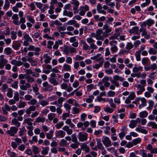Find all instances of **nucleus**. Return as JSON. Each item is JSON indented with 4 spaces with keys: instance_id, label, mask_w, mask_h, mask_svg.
<instances>
[{
    "instance_id": "1",
    "label": "nucleus",
    "mask_w": 157,
    "mask_h": 157,
    "mask_svg": "<svg viewBox=\"0 0 157 157\" xmlns=\"http://www.w3.org/2000/svg\"><path fill=\"white\" fill-rule=\"evenodd\" d=\"M56 77L59 78L61 77V75L59 74H56L54 73H52L50 75V78L49 79V81L54 86H56L59 84V82L55 78Z\"/></svg>"
},
{
    "instance_id": "2",
    "label": "nucleus",
    "mask_w": 157,
    "mask_h": 157,
    "mask_svg": "<svg viewBox=\"0 0 157 157\" xmlns=\"http://www.w3.org/2000/svg\"><path fill=\"white\" fill-rule=\"evenodd\" d=\"M102 29L105 30V31L103 33L104 37H107L108 35L111 34H108V33L111 32L112 29L111 27H109L108 23H106L104 25Z\"/></svg>"
},
{
    "instance_id": "3",
    "label": "nucleus",
    "mask_w": 157,
    "mask_h": 157,
    "mask_svg": "<svg viewBox=\"0 0 157 157\" xmlns=\"http://www.w3.org/2000/svg\"><path fill=\"white\" fill-rule=\"evenodd\" d=\"M78 138L80 141H86L88 138V134L85 132H79L78 135Z\"/></svg>"
},
{
    "instance_id": "4",
    "label": "nucleus",
    "mask_w": 157,
    "mask_h": 157,
    "mask_svg": "<svg viewBox=\"0 0 157 157\" xmlns=\"http://www.w3.org/2000/svg\"><path fill=\"white\" fill-rule=\"evenodd\" d=\"M147 76V74L145 73H133L131 74V76L132 78L136 77L137 78H145Z\"/></svg>"
},
{
    "instance_id": "5",
    "label": "nucleus",
    "mask_w": 157,
    "mask_h": 157,
    "mask_svg": "<svg viewBox=\"0 0 157 157\" xmlns=\"http://www.w3.org/2000/svg\"><path fill=\"white\" fill-rule=\"evenodd\" d=\"M44 88L43 90L45 91H51L53 90V86L49 84L48 82H45L43 83Z\"/></svg>"
},
{
    "instance_id": "6",
    "label": "nucleus",
    "mask_w": 157,
    "mask_h": 157,
    "mask_svg": "<svg viewBox=\"0 0 157 157\" xmlns=\"http://www.w3.org/2000/svg\"><path fill=\"white\" fill-rule=\"evenodd\" d=\"M102 138V142L106 147H109L112 145L111 142L108 137H105Z\"/></svg>"
},
{
    "instance_id": "7",
    "label": "nucleus",
    "mask_w": 157,
    "mask_h": 157,
    "mask_svg": "<svg viewBox=\"0 0 157 157\" xmlns=\"http://www.w3.org/2000/svg\"><path fill=\"white\" fill-rule=\"evenodd\" d=\"M103 33L102 30L101 29H98L96 32V39L98 40H103L104 39V36L101 35Z\"/></svg>"
},
{
    "instance_id": "8",
    "label": "nucleus",
    "mask_w": 157,
    "mask_h": 157,
    "mask_svg": "<svg viewBox=\"0 0 157 157\" xmlns=\"http://www.w3.org/2000/svg\"><path fill=\"white\" fill-rule=\"evenodd\" d=\"M56 137L58 138H63L66 135V132L62 130L56 131L55 133Z\"/></svg>"
},
{
    "instance_id": "9",
    "label": "nucleus",
    "mask_w": 157,
    "mask_h": 157,
    "mask_svg": "<svg viewBox=\"0 0 157 157\" xmlns=\"http://www.w3.org/2000/svg\"><path fill=\"white\" fill-rule=\"evenodd\" d=\"M40 51V48L36 47L34 53L32 52H29L28 53L27 55L30 57H33L34 55L38 56L40 55L39 52Z\"/></svg>"
},
{
    "instance_id": "10",
    "label": "nucleus",
    "mask_w": 157,
    "mask_h": 157,
    "mask_svg": "<svg viewBox=\"0 0 157 157\" xmlns=\"http://www.w3.org/2000/svg\"><path fill=\"white\" fill-rule=\"evenodd\" d=\"M137 89L139 90L136 91L137 95L141 94L145 90V89L144 86H142L140 84H138L136 86Z\"/></svg>"
},
{
    "instance_id": "11",
    "label": "nucleus",
    "mask_w": 157,
    "mask_h": 157,
    "mask_svg": "<svg viewBox=\"0 0 157 157\" xmlns=\"http://www.w3.org/2000/svg\"><path fill=\"white\" fill-rule=\"evenodd\" d=\"M103 6L100 3H98L97 6V10L98 13H102L104 15H105L106 12L104 10H102Z\"/></svg>"
},
{
    "instance_id": "12",
    "label": "nucleus",
    "mask_w": 157,
    "mask_h": 157,
    "mask_svg": "<svg viewBox=\"0 0 157 157\" xmlns=\"http://www.w3.org/2000/svg\"><path fill=\"white\" fill-rule=\"evenodd\" d=\"M109 81V78L107 76H105L102 79V82L104 83V85L105 87H108L110 85Z\"/></svg>"
},
{
    "instance_id": "13",
    "label": "nucleus",
    "mask_w": 157,
    "mask_h": 157,
    "mask_svg": "<svg viewBox=\"0 0 157 157\" xmlns=\"http://www.w3.org/2000/svg\"><path fill=\"white\" fill-rule=\"evenodd\" d=\"M67 24L69 25H73L76 28H79L80 25L75 20H71L68 21Z\"/></svg>"
},
{
    "instance_id": "14",
    "label": "nucleus",
    "mask_w": 157,
    "mask_h": 157,
    "mask_svg": "<svg viewBox=\"0 0 157 157\" xmlns=\"http://www.w3.org/2000/svg\"><path fill=\"white\" fill-rule=\"evenodd\" d=\"M137 100H140L141 101V104L139 106V109H140L142 108L146 105V100L144 98H137Z\"/></svg>"
},
{
    "instance_id": "15",
    "label": "nucleus",
    "mask_w": 157,
    "mask_h": 157,
    "mask_svg": "<svg viewBox=\"0 0 157 157\" xmlns=\"http://www.w3.org/2000/svg\"><path fill=\"white\" fill-rule=\"evenodd\" d=\"M130 33H134L135 34L140 35V32L139 31V27L136 26L133 27L132 29H130L129 30Z\"/></svg>"
},
{
    "instance_id": "16",
    "label": "nucleus",
    "mask_w": 157,
    "mask_h": 157,
    "mask_svg": "<svg viewBox=\"0 0 157 157\" xmlns=\"http://www.w3.org/2000/svg\"><path fill=\"white\" fill-rule=\"evenodd\" d=\"M71 70V67L70 65L67 63H65L63 64L62 69L63 71H70Z\"/></svg>"
},
{
    "instance_id": "17",
    "label": "nucleus",
    "mask_w": 157,
    "mask_h": 157,
    "mask_svg": "<svg viewBox=\"0 0 157 157\" xmlns=\"http://www.w3.org/2000/svg\"><path fill=\"white\" fill-rule=\"evenodd\" d=\"M43 58L44 59V61L46 63H50L52 59V57L49 56L48 54H44L43 55Z\"/></svg>"
},
{
    "instance_id": "18",
    "label": "nucleus",
    "mask_w": 157,
    "mask_h": 157,
    "mask_svg": "<svg viewBox=\"0 0 157 157\" xmlns=\"http://www.w3.org/2000/svg\"><path fill=\"white\" fill-rule=\"evenodd\" d=\"M27 61L31 63L32 66H36L38 64L36 60L33 59L31 57H29L27 59Z\"/></svg>"
},
{
    "instance_id": "19",
    "label": "nucleus",
    "mask_w": 157,
    "mask_h": 157,
    "mask_svg": "<svg viewBox=\"0 0 157 157\" xmlns=\"http://www.w3.org/2000/svg\"><path fill=\"white\" fill-rule=\"evenodd\" d=\"M2 109L3 114L5 115L8 113V111H10V107L6 104H5Z\"/></svg>"
},
{
    "instance_id": "20",
    "label": "nucleus",
    "mask_w": 157,
    "mask_h": 157,
    "mask_svg": "<svg viewBox=\"0 0 157 157\" xmlns=\"http://www.w3.org/2000/svg\"><path fill=\"white\" fill-rule=\"evenodd\" d=\"M106 101L107 102H109V103L110 104V107H111L112 108H114V109H115L116 108V105L113 103V100L112 98H108L106 100Z\"/></svg>"
},
{
    "instance_id": "21",
    "label": "nucleus",
    "mask_w": 157,
    "mask_h": 157,
    "mask_svg": "<svg viewBox=\"0 0 157 157\" xmlns=\"http://www.w3.org/2000/svg\"><path fill=\"white\" fill-rule=\"evenodd\" d=\"M142 63L144 66L149 65L150 63V61L148 57H144L142 59Z\"/></svg>"
},
{
    "instance_id": "22",
    "label": "nucleus",
    "mask_w": 157,
    "mask_h": 157,
    "mask_svg": "<svg viewBox=\"0 0 157 157\" xmlns=\"http://www.w3.org/2000/svg\"><path fill=\"white\" fill-rule=\"evenodd\" d=\"M18 130L17 127H10V136H14L16 134Z\"/></svg>"
},
{
    "instance_id": "23",
    "label": "nucleus",
    "mask_w": 157,
    "mask_h": 157,
    "mask_svg": "<svg viewBox=\"0 0 157 157\" xmlns=\"http://www.w3.org/2000/svg\"><path fill=\"white\" fill-rule=\"evenodd\" d=\"M143 71V67H142L140 66L137 67H134L132 69V71L133 73H140V71Z\"/></svg>"
},
{
    "instance_id": "24",
    "label": "nucleus",
    "mask_w": 157,
    "mask_h": 157,
    "mask_svg": "<svg viewBox=\"0 0 157 157\" xmlns=\"http://www.w3.org/2000/svg\"><path fill=\"white\" fill-rule=\"evenodd\" d=\"M21 46V44L17 41H14L13 43L12 47L14 49L17 50Z\"/></svg>"
},
{
    "instance_id": "25",
    "label": "nucleus",
    "mask_w": 157,
    "mask_h": 157,
    "mask_svg": "<svg viewBox=\"0 0 157 157\" xmlns=\"http://www.w3.org/2000/svg\"><path fill=\"white\" fill-rule=\"evenodd\" d=\"M32 148L33 151L35 155L38 154L40 151V149L35 145H33Z\"/></svg>"
},
{
    "instance_id": "26",
    "label": "nucleus",
    "mask_w": 157,
    "mask_h": 157,
    "mask_svg": "<svg viewBox=\"0 0 157 157\" xmlns=\"http://www.w3.org/2000/svg\"><path fill=\"white\" fill-rule=\"evenodd\" d=\"M23 34V38L24 40L29 41V42H33L32 39L29 36L28 34L25 32Z\"/></svg>"
},
{
    "instance_id": "27",
    "label": "nucleus",
    "mask_w": 157,
    "mask_h": 157,
    "mask_svg": "<svg viewBox=\"0 0 157 157\" xmlns=\"http://www.w3.org/2000/svg\"><path fill=\"white\" fill-rule=\"evenodd\" d=\"M81 148L83 150H84V151L88 153L89 152L90 149L89 147L85 144H83L81 146Z\"/></svg>"
},
{
    "instance_id": "28",
    "label": "nucleus",
    "mask_w": 157,
    "mask_h": 157,
    "mask_svg": "<svg viewBox=\"0 0 157 157\" xmlns=\"http://www.w3.org/2000/svg\"><path fill=\"white\" fill-rule=\"evenodd\" d=\"M11 63L13 64L14 65L18 67L22 65V62L21 61H17L15 59L12 60L11 62Z\"/></svg>"
},
{
    "instance_id": "29",
    "label": "nucleus",
    "mask_w": 157,
    "mask_h": 157,
    "mask_svg": "<svg viewBox=\"0 0 157 157\" xmlns=\"http://www.w3.org/2000/svg\"><path fill=\"white\" fill-rule=\"evenodd\" d=\"M136 130L137 132H140L144 134H147L148 133V132L147 130L145 129L142 128L141 127L136 128Z\"/></svg>"
},
{
    "instance_id": "30",
    "label": "nucleus",
    "mask_w": 157,
    "mask_h": 157,
    "mask_svg": "<svg viewBox=\"0 0 157 157\" xmlns=\"http://www.w3.org/2000/svg\"><path fill=\"white\" fill-rule=\"evenodd\" d=\"M71 3L72 4L75 5V6H74L73 9L74 11H76L78 8L79 4V2L77 1H73L71 2Z\"/></svg>"
},
{
    "instance_id": "31",
    "label": "nucleus",
    "mask_w": 157,
    "mask_h": 157,
    "mask_svg": "<svg viewBox=\"0 0 157 157\" xmlns=\"http://www.w3.org/2000/svg\"><path fill=\"white\" fill-rule=\"evenodd\" d=\"M113 80L115 81L120 80L121 82H122L124 80V78L118 75H116L113 76Z\"/></svg>"
},
{
    "instance_id": "32",
    "label": "nucleus",
    "mask_w": 157,
    "mask_h": 157,
    "mask_svg": "<svg viewBox=\"0 0 157 157\" xmlns=\"http://www.w3.org/2000/svg\"><path fill=\"white\" fill-rule=\"evenodd\" d=\"M26 129L24 126L23 127L21 128H20V131L18 132L19 135L20 136H23L24 133L26 132Z\"/></svg>"
},
{
    "instance_id": "33",
    "label": "nucleus",
    "mask_w": 157,
    "mask_h": 157,
    "mask_svg": "<svg viewBox=\"0 0 157 157\" xmlns=\"http://www.w3.org/2000/svg\"><path fill=\"white\" fill-rule=\"evenodd\" d=\"M81 42L83 44V49L87 50L90 49V46L84 41L82 40Z\"/></svg>"
},
{
    "instance_id": "34",
    "label": "nucleus",
    "mask_w": 157,
    "mask_h": 157,
    "mask_svg": "<svg viewBox=\"0 0 157 157\" xmlns=\"http://www.w3.org/2000/svg\"><path fill=\"white\" fill-rule=\"evenodd\" d=\"M147 126L151 127L152 128L157 129V124L154 122L150 121L149 122L147 125Z\"/></svg>"
},
{
    "instance_id": "35",
    "label": "nucleus",
    "mask_w": 157,
    "mask_h": 157,
    "mask_svg": "<svg viewBox=\"0 0 157 157\" xmlns=\"http://www.w3.org/2000/svg\"><path fill=\"white\" fill-rule=\"evenodd\" d=\"M63 15L64 16H68L70 17H71L73 16V14L72 12L70 11H68L65 10L63 11Z\"/></svg>"
},
{
    "instance_id": "36",
    "label": "nucleus",
    "mask_w": 157,
    "mask_h": 157,
    "mask_svg": "<svg viewBox=\"0 0 157 157\" xmlns=\"http://www.w3.org/2000/svg\"><path fill=\"white\" fill-rule=\"evenodd\" d=\"M66 100V99L65 98L60 97L57 99V103L58 104V105L60 107H61L62 106V103L63 102L65 101Z\"/></svg>"
},
{
    "instance_id": "37",
    "label": "nucleus",
    "mask_w": 157,
    "mask_h": 157,
    "mask_svg": "<svg viewBox=\"0 0 157 157\" xmlns=\"http://www.w3.org/2000/svg\"><path fill=\"white\" fill-rule=\"evenodd\" d=\"M134 47V45L131 42H128L127 43L125 48L130 53V50L133 48Z\"/></svg>"
},
{
    "instance_id": "38",
    "label": "nucleus",
    "mask_w": 157,
    "mask_h": 157,
    "mask_svg": "<svg viewBox=\"0 0 157 157\" xmlns=\"http://www.w3.org/2000/svg\"><path fill=\"white\" fill-rule=\"evenodd\" d=\"M42 148L43 149L41 151V153L42 155H47L48 153V151L49 150V148L48 147H42Z\"/></svg>"
},
{
    "instance_id": "39",
    "label": "nucleus",
    "mask_w": 157,
    "mask_h": 157,
    "mask_svg": "<svg viewBox=\"0 0 157 157\" xmlns=\"http://www.w3.org/2000/svg\"><path fill=\"white\" fill-rule=\"evenodd\" d=\"M97 145L98 148L100 150H103V149H104V147L101 143V140L100 139H97Z\"/></svg>"
},
{
    "instance_id": "40",
    "label": "nucleus",
    "mask_w": 157,
    "mask_h": 157,
    "mask_svg": "<svg viewBox=\"0 0 157 157\" xmlns=\"http://www.w3.org/2000/svg\"><path fill=\"white\" fill-rule=\"evenodd\" d=\"M11 122L12 124L15 125L17 127H19L20 126V123L19 122L17 119L15 118L13 119Z\"/></svg>"
},
{
    "instance_id": "41",
    "label": "nucleus",
    "mask_w": 157,
    "mask_h": 157,
    "mask_svg": "<svg viewBox=\"0 0 157 157\" xmlns=\"http://www.w3.org/2000/svg\"><path fill=\"white\" fill-rule=\"evenodd\" d=\"M115 109L112 108H111L109 107H107L104 108V111L107 113H112L114 111Z\"/></svg>"
},
{
    "instance_id": "42",
    "label": "nucleus",
    "mask_w": 157,
    "mask_h": 157,
    "mask_svg": "<svg viewBox=\"0 0 157 157\" xmlns=\"http://www.w3.org/2000/svg\"><path fill=\"white\" fill-rule=\"evenodd\" d=\"M148 52L150 55H155L157 53V50L154 48H150Z\"/></svg>"
},
{
    "instance_id": "43",
    "label": "nucleus",
    "mask_w": 157,
    "mask_h": 157,
    "mask_svg": "<svg viewBox=\"0 0 157 157\" xmlns=\"http://www.w3.org/2000/svg\"><path fill=\"white\" fill-rule=\"evenodd\" d=\"M148 114L147 112L146 111H144L140 112L139 113V117L142 118L146 117Z\"/></svg>"
},
{
    "instance_id": "44",
    "label": "nucleus",
    "mask_w": 157,
    "mask_h": 157,
    "mask_svg": "<svg viewBox=\"0 0 157 157\" xmlns=\"http://www.w3.org/2000/svg\"><path fill=\"white\" fill-rule=\"evenodd\" d=\"M25 79H27L28 82H29L33 83L34 81V78L30 75L26 76Z\"/></svg>"
},
{
    "instance_id": "45",
    "label": "nucleus",
    "mask_w": 157,
    "mask_h": 157,
    "mask_svg": "<svg viewBox=\"0 0 157 157\" xmlns=\"http://www.w3.org/2000/svg\"><path fill=\"white\" fill-rule=\"evenodd\" d=\"M112 0H105V2L107 5L109 6L112 7H113L115 5L114 2H111Z\"/></svg>"
},
{
    "instance_id": "46",
    "label": "nucleus",
    "mask_w": 157,
    "mask_h": 157,
    "mask_svg": "<svg viewBox=\"0 0 157 157\" xmlns=\"http://www.w3.org/2000/svg\"><path fill=\"white\" fill-rule=\"evenodd\" d=\"M33 120L30 118H27L25 119L24 122L25 123H26L29 125H32L33 123L30 121H33Z\"/></svg>"
},
{
    "instance_id": "47",
    "label": "nucleus",
    "mask_w": 157,
    "mask_h": 157,
    "mask_svg": "<svg viewBox=\"0 0 157 157\" xmlns=\"http://www.w3.org/2000/svg\"><path fill=\"white\" fill-rule=\"evenodd\" d=\"M56 114L55 113H50L48 114V119L49 121H52L56 117Z\"/></svg>"
},
{
    "instance_id": "48",
    "label": "nucleus",
    "mask_w": 157,
    "mask_h": 157,
    "mask_svg": "<svg viewBox=\"0 0 157 157\" xmlns=\"http://www.w3.org/2000/svg\"><path fill=\"white\" fill-rule=\"evenodd\" d=\"M49 132V133H46V136L48 139L50 140L53 137V132L52 130H50Z\"/></svg>"
},
{
    "instance_id": "49",
    "label": "nucleus",
    "mask_w": 157,
    "mask_h": 157,
    "mask_svg": "<svg viewBox=\"0 0 157 157\" xmlns=\"http://www.w3.org/2000/svg\"><path fill=\"white\" fill-rule=\"evenodd\" d=\"M45 121V117H38L36 119V122L37 123L42 122L44 123Z\"/></svg>"
},
{
    "instance_id": "50",
    "label": "nucleus",
    "mask_w": 157,
    "mask_h": 157,
    "mask_svg": "<svg viewBox=\"0 0 157 157\" xmlns=\"http://www.w3.org/2000/svg\"><path fill=\"white\" fill-rule=\"evenodd\" d=\"M7 63V60L6 59H4L2 61H0V68L1 69L3 68L5 65Z\"/></svg>"
},
{
    "instance_id": "51",
    "label": "nucleus",
    "mask_w": 157,
    "mask_h": 157,
    "mask_svg": "<svg viewBox=\"0 0 157 157\" xmlns=\"http://www.w3.org/2000/svg\"><path fill=\"white\" fill-rule=\"evenodd\" d=\"M140 54L141 52L138 51H136L135 54L136 59L137 61H140L141 60Z\"/></svg>"
},
{
    "instance_id": "52",
    "label": "nucleus",
    "mask_w": 157,
    "mask_h": 157,
    "mask_svg": "<svg viewBox=\"0 0 157 157\" xmlns=\"http://www.w3.org/2000/svg\"><path fill=\"white\" fill-rule=\"evenodd\" d=\"M10 7V2L9 0H5L3 9L7 10Z\"/></svg>"
},
{
    "instance_id": "53",
    "label": "nucleus",
    "mask_w": 157,
    "mask_h": 157,
    "mask_svg": "<svg viewBox=\"0 0 157 157\" xmlns=\"http://www.w3.org/2000/svg\"><path fill=\"white\" fill-rule=\"evenodd\" d=\"M136 124L135 121L134 120H132L130 121V123L129 126L130 128H133L136 127Z\"/></svg>"
},
{
    "instance_id": "54",
    "label": "nucleus",
    "mask_w": 157,
    "mask_h": 157,
    "mask_svg": "<svg viewBox=\"0 0 157 157\" xmlns=\"http://www.w3.org/2000/svg\"><path fill=\"white\" fill-rule=\"evenodd\" d=\"M33 90L35 92V93L36 95H37L39 94L38 92L39 88L37 86V84H35L34 86L33 87Z\"/></svg>"
},
{
    "instance_id": "55",
    "label": "nucleus",
    "mask_w": 157,
    "mask_h": 157,
    "mask_svg": "<svg viewBox=\"0 0 157 157\" xmlns=\"http://www.w3.org/2000/svg\"><path fill=\"white\" fill-rule=\"evenodd\" d=\"M27 18L29 21L32 24H34L35 22V20L31 15H27Z\"/></svg>"
},
{
    "instance_id": "56",
    "label": "nucleus",
    "mask_w": 157,
    "mask_h": 157,
    "mask_svg": "<svg viewBox=\"0 0 157 157\" xmlns=\"http://www.w3.org/2000/svg\"><path fill=\"white\" fill-rule=\"evenodd\" d=\"M141 141V139L140 138H137L133 140L132 142L134 145H136L140 143Z\"/></svg>"
},
{
    "instance_id": "57",
    "label": "nucleus",
    "mask_w": 157,
    "mask_h": 157,
    "mask_svg": "<svg viewBox=\"0 0 157 157\" xmlns=\"http://www.w3.org/2000/svg\"><path fill=\"white\" fill-rule=\"evenodd\" d=\"M147 25L148 26L150 27L152 25L154 24L155 23V21H154L151 19H149L147 21Z\"/></svg>"
},
{
    "instance_id": "58",
    "label": "nucleus",
    "mask_w": 157,
    "mask_h": 157,
    "mask_svg": "<svg viewBox=\"0 0 157 157\" xmlns=\"http://www.w3.org/2000/svg\"><path fill=\"white\" fill-rule=\"evenodd\" d=\"M37 102V100L35 98L32 99L31 100L28 101V103L29 104L34 105L36 104Z\"/></svg>"
},
{
    "instance_id": "59",
    "label": "nucleus",
    "mask_w": 157,
    "mask_h": 157,
    "mask_svg": "<svg viewBox=\"0 0 157 157\" xmlns=\"http://www.w3.org/2000/svg\"><path fill=\"white\" fill-rule=\"evenodd\" d=\"M119 36V33H114L113 35L111 36L109 38V39L111 40H115L116 39L117 37Z\"/></svg>"
},
{
    "instance_id": "60",
    "label": "nucleus",
    "mask_w": 157,
    "mask_h": 157,
    "mask_svg": "<svg viewBox=\"0 0 157 157\" xmlns=\"http://www.w3.org/2000/svg\"><path fill=\"white\" fill-rule=\"evenodd\" d=\"M136 97V95L135 92H131L129 95L128 96V98L131 99V100H133Z\"/></svg>"
},
{
    "instance_id": "61",
    "label": "nucleus",
    "mask_w": 157,
    "mask_h": 157,
    "mask_svg": "<svg viewBox=\"0 0 157 157\" xmlns=\"http://www.w3.org/2000/svg\"><path fill=\"white\" fill-rule=\"evenodd\" d=\"M63 122L61 121L57 124L55 125V127L57 129H59L61 128L63 125Z\"/></svg>"
},
{
    "instance_id": "62",
    "label": "nucleus",
    "mask_w": 157,
    "mask_h": 157,
    "mask_svg": "<svg viewBox=\"0 0 157 157\" xmlns=\"http://www.w3.org/2000/svg\"><path fill=\"white\" fill-rule=\"evenodd\" d=\"M111 50L112 53L113 54L115 52H117L118 50L117 47L114 45L111 48Z\"/></svg>"
},
{
    "instance_id": "63",
    "label": "nucleus",
    "mask_w": 157,
    "mask_h": 157,
    "mask_svg": "<svg viewBox=\"0 0 157 157\" xmlns=\"http://www.w3.org/2000/svg\"><path fill=\"white\" fill-rule=\"evenodd\" d=\"M67 142L66 140H65L64 139H62L61 140L59 144L61 146H63L66 145Z\"/></svg>"
},
{
    "instance_id": "64",
    "label": "nucleus",
    "mask_w": 157,
    "mask_h": 157,
    "mask_svg": "<svg viewBox=\"0 0 157 157\" xmlns=\"http://www.w3.org/2000/svg\"><path fill=\"white\" fill-rule=\"evenodd\" d=\"M64 107L66 109V110L67 111H70L71 109V106L68 103H65L63 105Z\"/></svg>"
}]
</instances>
